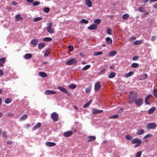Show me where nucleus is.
<instances>
[{
	"label": "nucleus",
	"mask_w": 157,
	"mask_h": 157,
	"mask_svg": "<svg viewBox=\"0 0 157 157\" xmlns=\"http://www.w3.org/2000/svg\"><path fill=\"white\" fill-rule=\"evenodd\" d=\"M43 10L44 12L45 13H48L50 11V9L48 7L44 8Z\"/></svg>",
	"instance_id": "obj_40"
},
{
	"label": "nucleus",
	"mask_w": 157,
	"mask_h": 157,
	"mask_svg": "<svg viewBox=\"0 0 157 157\" xmlns=\"http://www.w3.org/2000/svg\"><path fill=\"white\" fill-rule=\"evenodd\" d=\"M52 40V39L51 37H46L43 39V40L45 42L51 41Z\"/></svg>",
	"instance_id": "obj_27"
},
{
	"label": "nucleus",
	"mask_w": 157,
	"mask_h": 157,
	"mask_svg": "<svg viewBox=\"0 0 157 157\" xmlns=\"http://www.w3.org/2000/svg\"><path fill=\"white\" fill-rule=\"evenodd\" d=\"M41 126V124L40 123H38L36 124L33 127V130H35L39 128Z\"/></svg>",
	"instance_id": "obj_22"
},
{
	"label": "nucleus",
	"mask_w": 157,
	"mask_h": 157,
	"mask_svg": "<svg viewBox=\"0 0 157 157\" xmlns=\"http://www.w3.org/2000/svg\"><path fill=\"white\" fill-rule=\"evenodd\" d=\"M46 146L49 147H51L54 146L56 145L55 143L50 142H47L45 143Z\"/></svg>",
	"instance_id": "obj_12"
},
{
	"label": "nucleus",
	"mask_w": 157,
	"mask_h": 157,
	"mask_svg": "<svg viewBox=\"0 0 157 157\" xmlns=\"http://www.w3.org/2000/svg\"><path fill=\"white\" fill-rule=\"evenodd\" d=\"M45 94L46 95L54 94L56 93V92L55 91H52V90H46L45 92Z\"/></svg>",
	"instance_id": "obj_9"
},
{
	"label": "nucleus",
	"mask_w": 157,
	"mask_h": 157,
	"mask_svg": "<svg viewBox=\"0 0 157 157\" xmlns=\"http://www.w3.org/2000/svg\"><path fill=\"white\" fill-rule=\"evenodd\" d=\"M116 75V74L114 72H111L109 76V78H113Z\"/></svg>",
	"instance_id": "obj_26"
},
{
	"label": "nucleus",
	"mask_w": 157,
	"mask_h": 157,
	"mask_svg": "<svg viewBox=\"0 0 157 157\" xmlns=\"http://www.w3.org/2000/svg\"><path fill=\"white\" fill-rule=\"evenodd\" d=\"M157 36L156 35L153 36L151 38V40L152 42H154L156 39Z\"/></svg>",
	"instance_id": "obj_51"
},
{
	"label": "nucleus",
	"mask_w": 157,
	"mask_h": 157,
	"mask_svg": "<svg viewBox=\"0 0 157 157\" xmlns=\"http://www.w3.org/2000/svg\"><path fill=\"white\" fill-rule=\"evenodd\" d=\"M149 99L147 98L146 97L145 100V103L147 104V105H150V103L148 101Z\"/></svg>",
	"instance_id": "obj_54"
},
{
	"label": "nucleus",
	"mask_w": 157,
	"mask_h": 157,
	"mask_svg": "<svg viewBox=\"0 0 157 157\" xmlns=\"http://www.w3.org/2000/svg\"><path fill=\"white\" fill-rule=\"evenodd\" d=\"M143 42V40H138L135 41L134 43V44L135 45H139L142 43Z\"/></svg>",
	"instance_id": "obj_23"
},
{
	"label": "nucleus",
	"mask_w": 157,
	"mask_h": 157,
	"mask_svg": "<svg viewBox=\"0 0 157 157\" xmlns=\"http://www.w3.org/2000/svg\"><path fill=\"white\" fill-rule=\"evenodd\" d=\"M142 152L141 151H139L137 152L136 157H140L141 155Z\"/></svg>",
	"instance_id": "obj_47"
},
{
	"label": "nucleus",
	"mask_w": 157,
	"mask_h": 157,
	"mask_svg": "<svg viewBox=\"0 0 157 157\" xmlns=\"http://www.w3.org/2000/svg\"><path fill=\"white\" fill-rule=\"evenodd\" d=\"M12 143H13L12 141H10L9 140H8L7 142V143L9 144H11Z\"/></svg>",
	"instance_id": "obj_63"
},
{
	"label": "nucleus",
	"mask_w": 157,
	"mask_h": 157,
	"mask_svg": "<svg viewBox=\"0 0 157 157\" xmlns=\"http://www.w3.org/2000/svg\"><path fill=\"white\" fill-rule=\"evenodd\" d=\"M101 88V85L99 82H97L96 83L94 86V89L95 91H98Z\"/></svg>",
	"instance_id": "obj_8"
},
{
	"label": "nucleus",
	"mask_w": 157,
	"mask_h": 157,
	"mask_svg": "<svg viewBox=\"0 0 157 157\" xmlns=\"http://www.w3.org/2000/svg\"><path fill=\"white\" fill-rule=\"evenodd\" d=\"M47 31L50 33H54V30L52 28V24L51 23H49L47 24Z\"/></svg>",
	"instance_id": "obj_4"
},
{
	"label": "nucleus",
	"mask_w": 157,
	"mask_h": 157,
	"mask_svg": "<svg viewBox=\"0 0 157 157\" xmlns=\"http://www.w3.org/2000/svg\"><path fill=\"white\" fill-rule=\"evenodd\" d=\"M107 33L110 35H111L112 34V30L109 28L107 29Z\"/></svg>",
	"instance_id": "obj_48"
},
{
	"label": "nucleus",
	"mask_w": 157,
	"mask_h": 157,
	"mask_svg": "<svg viewBox=\"0 0 157 157\" xmlns=\"http://www.w3.org/2000/svg\"><path fill=\"white\" fill-rule=\"evenodd\" d=\"M138 96L137 93L134 91L130 92L128 95V103L131 104L133 103Z\"/></svg>",
	"instance_id": "obj_1"
},
{
	"label": "nucleus",
	"mask_w": 157,
	"mask_h": 157,
	"mask_svg": "<svg viewBox=\"0 0 157 157\" xmlns=\"http://www.w3.org/2000/svg\"><path fill=\"white\" fill-rule=\"evenodd\" d=\"M151 134H148L147 135H146L144 137V139H147V138H148L150 137H151Z\"/></svg>",
	"instance_id": "obj_57"
},
{
	"label": "nucleus",
	"mask_w": 157,
	"mask_h": 157,
	"mask_svg": "<svg viewBox=\"0 0 157 157\" xmlns=\"http://www.w3.org/2000/svg\"><path fill=\"white\" fill-rule=\"evenodd\" d=\"M117 53V52L115 51H111L109 53L110 56H115Z\"/></svg>",
	"instance_id": "obj_31"
},
{
	"label": "nucleus",
	"mask_w": 157,
	"mask_h": 157,
	"mask_svg": "<svg viewBox=\"0 0 157 157\" xmlns=\"http://www.w3.org/2000/svg\"><path fill=\"white\" fill-rule=\"evenodd\" d=\"M106 41L108 44H111L112 43V40L109 37H107L106 38Z\"/></svg>",
	"instance_id": "obj_28"
},
{
	"label": "nucleus",
	"mask_w": 157,
	"mask_h": 157,
	"mask_svg": "<svg viewBox=\"0 0 157 157\" xmlns=\"http://www.w3.org/2000/svg\"><path fill=\"white\" fill-rule=\"evenodd\" d=\"M101 21V20L100 19H97L94 21V22L96 24H99Z\"/></svg>",
	"instance_id": "obj_44"
},
{
	"label": "nucleus",
	"mask_w": 157,
	"mask_h": 157,
	"mask_svg": "<svg viewBox=\"0 0 157 157\" xmlns=\"http://www.w3.org/2000/svg\"><path fill=\"white\" fill-rule=\"evenodd\" d=\"M155 107H152L148 110V113L149 114H151L155 111Z\"/></svg>",
	"instance_id": "obj_20"
},
{
	"label": "nucleus",
	"mask_w": 157,
	"mask_h": 157,
	"mask_svg": "<svg viewBox=\"0 0 157 157\" xmlns=\"http://www.w3.org/2000/svg\"><path fill=\"white\" fill-rule=\"evenodd\" d=\"M46 46V44L44 43H40L38 45V48L40 49H42Z\"/></svg>",
	"instance_id": "obj_19"
},
{
	"label": "nucleus",
	"mask_w": 157,
	"mask_h": 157,
	"mask_svg": "<svg viewBox=\"0 0 157 157\" xmlns=\"http://www.w3.org/2000/svg\"><path fill=\"white\" fill-rule=\"evenodd\" d=\"M74 62L76 63L75 59L74 58H72L67 61L66 62V64L67 65H71L74 63Z\"/></svg>",
	"instance_id": "obj_10"
},
{
	"label": "nucleus",
	"mask_w": 157,
	"mask_h": 157,
	"mask_svg": "<svg viewBox=\"0 0 157 157\" xmlns=\"http://www.w3.org/2000/svg\"><path fill=\"white\" fill-rule=\"evenodd\" d=\"M28 115L27 114H25L23 115L22 117L20 118V120L21 121L24 120L26 119L27 118Z\"/></svg>",
	"instance_id": "obj_33"
},
{
	"label": "nucleus",
	"mask_w": 157,
	"mask_h": 157,
	"mask_svg": "<svg viewBox=\"0 0 157 157\" xmlns=\"http://www.w3.org/2000/svg\"><path fill=\"white\" fill-rule=\"evenodd\" d=\"M154 95L155 98H157V90L156 89H154L153 91Z\"/></svg>",
	"instance_id": "obj_50"
},
{
	"label": "nucleus",
	"mask_w": 157,
	"mask_h": 157,
	"mask_svg": "<svg viewBox=\"0 0 157 157\" xmlns=\"http://www.w3.org/2000/svg\"><path fill=\"white\" fill-rule=\"evenodd\" d=\"M126 139L128 140H130L132 138V137L130 135H127L125 136Z\"/></svg>",
	"instance_id": "obj_42"
},
{
	"label": "nucleus",
	"mask_w": 157,
	"mask_h": 157,
	"mask_svg": "<svg viewBox=\"0 0 157 157\" xmlns=\"http://www.w3.org/2000/svg\"><path fill=\"white\" fill-rule=\"evenodd\" d=\"M50 53V50L49 49H48L46 50L45 53L44 54V56H47L49 53Z\"/></svg>",
	"instance_id": "obj_36"
},
{
	"label": "nucleus",
	"mask_w": 157,
	"mask_h": 157,
	"mask_svg": "<svg viewBox=\"0 0 157 157\" xmlns=\"http://www.w3.org/2000/svg\"><path fill=\"white\" fill-rule=\"evenodd\" d=\"M32 57V54L30 53H27L24 56V58L27 59H29L31 58Z\"/></svg>",
	"instance_id": "obj_18"
},
{
	"label": "nucleus",
	"mask_w": 157,
	"mask_h": 157,
	"mask_svg": "<svg viewBox=\"0 0 157 157\" xmlns=\"http://www.w3.org/2000/svg\"><path fill=\"white\" fill-rule=\"evenodd\" d=\"M31 43L35 46H36L38 43V40L36 39H33L31 41Z\"/></svg>",
	"instance_id": "obj_21"
},
{
	"label": "nucleus",
	"mask_w": 157,
	"mask_h": 157,
	"mask_svg": "<svg viewBox=\"0 0 157 157\" xmlns=\"http://www.w3.org/2000/svg\"><path fill=\"white\" fill-rule=\"evenodd\" d=\"M133 73V72L130 71L126 75V77H128L132 76Z\"/></svg>",
	"instance_id": "obj_46"
},
{
	"label": "nucleus",
	"mask_w": 157,
	"mask_h": 157,
	"mask_svg": "<svg viewBox=\"0 0 157 157\" xmlns=\"http://www.w3.org/2000/svg\"><path fill=\"white\" fill-rule=\"evenodd\" d=\"M15 21H21L23 18L20 14L17 15L15 17Z\"/></svg>",
	"instance_id": "obj_17"
},
{
	"label": "nucleus",
	"mask_w": 157,
	"mask_h": 157,
	"mask_svg": "<svg viewBox=\"0 0 157 157\" xmlns=\"http://www.w3.org/2000/svg\"><path fill=\"white\" fill-rule=\"evenodd\" d=\"M8 115L10 117H12L14 115L13 113H9L8 114Z\"/></svg>",
	"instance_id": "obj_62"
},
{
	"label": "nucleus",
	"mask_w": 157,
	"mask_h": 157,
	"mask_svg": "<svg viewBox=\"0 0 157 157\" xmlns=\"http://www.w3.org/2000/svg\"><path fill=\"white\" fill-rule=\"evenodd\" d=\"M42 19V18L41 17H37L34 19V21L35 22L37 21L40 20H41Z\"/></svg>",
	"instance_id": "obj_41"
},
{
	"label": "nucleus",
	"mask_w": 157,
	"mask_h": 157,
	"mask_svg": "<svg viewBox=\"0 0 157 157\" xmlns=\"http://www.w3.org/2000/svg\"><path fill=\"white\" fill-rule=\"evenodd\" d=\"M92 101V100H90V101H88L87 102V103L89 105L91 103Z\"/></svg>",
	"instance_id": "obj_61"
},
{
	"label": "nucleus",
	"mask_w": 157,
	"mask_h": 157,
	"mask_svg": "<svg viewBox=\"0 0 157 157\" xmlns=\"http://www.w3.org/2000/svg\"><path fill=\"white\" fill-rule=\"evenodd\" d=\"M156 124L155 123H151L147 125L146 128L147 129L150 130L151 129H154L156 128Z\"/></svg>",
	"instance_id": "obj_5"
},
{
	"label": "nucleus",
	"mask_w": 157,
	"mask_h": 157,
	"mask_svg": "<svg viewBox=\"0 0 157 157\" xmlns=\"http://www.w3.org/2000/svg\"><path fill=\"white\" fill-rule=\"evenodd\" d=\"M51 117L54 121H57L58 118V114L56 112H53L51 114Z\"/></svg>",
	"instance_id": "obj_6"
},
{
	"label": "nucleus",
	"mask_w": 157,
	"mask_h": 157,
	"mask_svg": "<svg viewBox=\"0 0 157 157\" xmlns=\"http://www.w3.org/2000/svg\"><path fill=\"white\" fill-rule=\"evenodd\" d=\"M142 141L140 139H133L132 141V144H141Z\"/></svg>",
	"instance_id": "obj_11"
},
{
	"label": "nucleus",
	"mask_w": 157,
	"mask_h": 157,
	"mask_svg": "<svg viewBox=\"0 0 157 157\" xmlns=\"http://www.w3.org/2000/svg\"><path fill=\"white\" fill-rule=\"evenodd\" d=\"M12 101V99L11 98H8L5 100V102L6 104H9Z\"/></svg>",
	"instance_id": "obj_32"
},
{
	"label": "nucleus",
	"mask_w": 157,
	"mask_h": 157,
	"mask_svg": "<svg viewBox=\"0 0 157 157\" xmlns=\"http://www.w3.org/2000/svg\"><path fill=\"white\" fill-rule=\"evenodd\" d=\"M88 138L87 141L90 142L96 139V137L95 136H90L88 137Z\"/></svg>",
	"instance_id": "obj_16"
},
{
	"label": "nucleus",
	"mask_w": 157,
	"mask_h": 157,
	"mask_svg": "<svg viewBox=\"0 0 157 157\" xmlns=\"http://www.w3.org/2000/svg\"><path fill=\"white\" fill-rule=\"evenodd\" d=\"M97 28V25L94 24L88 27V29L90 30H94L96 29Z\"/></svg>",
	"instance_id": "obj_13"
},
{
	"label": "nucleus",
	"mask_w": 157,
	"mask_h": 157,
	"mask_svg": "<svg viewBox=\"0 0 157 157\" xmlns=\"http://www.w3.org/2000/svg\"><path fill=\"white\" fill-rule=\"evenodd\" d=\"M129 17V14L128 13H125L123 15L122 17L123 19L126 20L128 19Z\"/></svg>",
	"instance_id": "obj_34"
},
{
	"label": "nucleus",
	"mask_w": 157,
	"mask_h": 157,
	"mask_svg": "<svg viewBox=\"0 0 157 157\" xmlns=\"http://www.w3.org/2000/svg\"><path fill=\"white\" fill-rule=\"evenodd\" d=\"M103 112V110H98L95 109H92V114H95L97 113H101Z\"/></svg>",
	"instance_id": "obj_7"
},
{
	"label": "nucleus",
	"mask_w": 157,
	"mask_h": 157,
	"mask_svg": "<svg viewBox=\"0 0 157 157\" xmlns=\"http://www.w3.org/2000/svg\"><path fill=\"white\" fill-rule=\"evenodd\" d=\"M103 54V52H95L94 53V55L97 56L101 55Z\"/></svg>",
	"instance_id": "obj_45"
},
{
	"label": "nucleus",
	"mask_w": 157,
	"mask_h": 157,
	"mask_svg": "<svg viewBox=\"0 0 157 157\" xmlns=\"http://www.w3.org/2000/svg\"><path fill=\"white\" fill-rule=\"evenodd\" d=\"M68 87L70 88L73 89L76 88V86L75 84H72L69 85Z\"/></svg>",
	"instance_id": "obj_39"
},
{
	"label": "nucleus",
	"mask_w": 157,
	"mask_h": 157,
	"mask_svg": "<svg viewBox=\"0 0 157 157\" xmlns=\"http://www.w3.org/2000/svg\"><path fill=\"white\" fill-rule=\"evenodd\" d=\"M67 48L69 49V51H71L73 50L74 47L72 46H69L67 47Z\"/></svg>",
	"instance_id": "obj_52"
},
{
	"label": "nucleus",
	"mask_w": 157,
	"mask_h": 157,
	"mask_svg": "<svg viewBox=\"0 0 157 157\" xmlns=\"http://www.w3.org/2000/svg\"><path fill=\"white\" fill-rule=\"evenodd\" d=\"M73 133V132L72 131H68L64 132V136L65 137H68L71 136Z\"/></svg>",
	"instance_id": "obj_14"
},
{
	"label": "nucleus",
	"mask_w": 157,
	"mask_h": 157,
	"mask_svg": "<svg viewBox=\"0 0 157 157\" xmlns=\"http://www.w3.org/2000/svg\"><path fill=\"white\" fill-rule=\"evenodd\" d=\"M5 59L6 58L5 57H3L1 58V67H3V64L5 63Z\"/></svg>",
	"instance_id": "obj_29"
},
{
	"label": "nucleus",
	"mask_w": 157,
	"mask_h": 157,
	"mask_svg": "<svg viewBox=\"0 0 157 157\" xmlns=\"http://www.w3.org/2000/svg\"><path fill=\"white\" fill-rule=\"evenodd\" d=\"M131 67L133 68H136L139 67V64L137 63H133L132 64Z\"/></svg>",
	"instance_id": "obj_35"
},
{
	"label": "nucleus",
	"mask_w": 157,
	"mask_h": 157,
	"mask_svg": "<svg viewBox=\"0 0 157 157\" xmlns=\"http://www.w3.org/2000/svg\"><path fill=\"white\" fill-rule=\"evenodd\" d=\"M135 104L139 107L141 106L143 103L144 100L143 98H139L134 101Z\"/></svg>",
	"instance_id": "obj_2"
},
{
	"label": "nucleus",
	"mask_w": 157,
	"mask_h": 157,
	"mask_svg": "<svg viewBox=\"0 0 157 157\" xmlns=\"http://www.w3.org/2000/svg\"><path fill=\"white\" fill-rule=\"evenodd\" d=\"M12 4L14 6H16L17 5V3L15 1H13L12 2Z\"/></svg>",
	"instance_id": "obj_59"
},
{
	"label": "nucleus",
	"mask_w": 157,
	"mask_h": 157,
	"mask_svg": "<svg viewBox=\"0 0 157 157\" xmlns=\"http://www.w3.org/2000/svg\"><path fill=\"white\" fill-rule=\"evenodd\" d=\"M144 132V130L143 129H140L137 132L136 134L137 135H141L143 134Z\"/></svg>",
	"instance_id": "obj_24"
},
{
	"label": "nucleus",
	"mask_w": 157,
	"mask_h": 157,
	"mask_svg": "<svg viewBox=\"0 0 157 157\" xmlns=\"http://www.w3.org/2000/svg\"><path fill=\"white\" fill-rule=\"evenodd\" d=\"M2 136L4 138L7 137V132H6L5 131L2 133Z\"/></svg>",
	"instance_id": "obj_53"
},
{
	"label": "nucleus",
	"mask_w": 157,
	"mask_h": 157,
	"mask_svg": "<svg viewBox=\"0 0 157 157\" xmlns=\"http://www.w3.org/2000/svg\"><path fill=\"white\" fill-rule=\"evenodd\" d=\"M38 75L39 76L43 78H45L47 76V74L45 72L42 71L39 72Z\"/></svg>",
	"instance_id": "obj_15"
},
{
	"label": "nucleus",
	"mask_w": 157,
	"mask_h": 157,
	"mask_svg": "<svg viewBox=\"0 0 157 157\" xmlns=\"http://www.w3.org/2000/svg\"><path fill=\"white\" fill-rule=\"evenodd\" d=\"M90 67V65H87L84 67L82 68V70L83 71H85L86 70L89 69Z\"/></svg>",
	"instance_id": "obj_38"
},
{
	"label": "nucleus",
	"mask_w": 157,
	"mask_h": 157,
	"mask_svg": "<svg viewBox=\"0 0 157 157\" xmlns=\"http://www.w3.org/2000/svg\"><path fill=\"white\" fill-rule=\"evenodd\" d=\"M139 11L142 13H145V10H144V9L143 7H140L139 8Z\"/></svg>",
	"instance_id": "obj_37"
},
{
	"label": "nucleus",
	"mask_w": 157,
	"mask_h": 157,
	"mask_svg": "<svg viewBox=\"0 0 157 157\" xmlns=\"http://www.w3.org/2000/svg\"><path fill=\"white\" fill-rule=\"evenodd\" d=\"M40 2H39L35 1L33 2L32 4L33 6H36L39 5L40 4Z\"/></svg>",
	"instance_id": "obj_43"
},
{
	"label": "nucleus",
	"mask_w": 157,
	"mask_h": 157,
	"mask_svg": "<svg viewBox=\"0 0 157 157\" xmlns=\"http://www.w3.org/2000/svg\"><path fill=\"white\" fill-rule=\"evenodd\" d=\"M139 57L137 56H135L132 58V60L134 61H136L139 59Z\"/></svg>",
	"instance_id": "obj_55"
},
{
	"label": "nucleus",
	"mask_w": 157,
	"mask_h": 157,
	"mask_svg": "<svg viewBox=\"0 0 157 157\" xmlns=\"http://www.w3.org/2000/svg\"><path fill=\"white\" fill-rule=\"evenodd\" d=\"M34 0H27V2L29 3H33Z\"/></svg>",
	"instance_id": "obj_58"
},
{
	"label": "nucleus",
	"mask_w": 157,
	"mask_h": 157,
	"mask_svg": "<svg viewBox=\"0 0 157 157\" xmlns=\"http://www.w3.org/2000/svg\"><path fill=\"white\" fill-rule=\"evenodd\" d=\"M81 22L86 24H87L88 23L89 21L88 20L85 19H82L81 20Z\"/></svg>",
	"instance_id": "obj_49"
},
{
	"label": "nucleus",
	"mask_w": 157,
	"mask_h": 157,
	"mask_svg": "<svg viewBox=\"0 0 157 157\" xmlns=\"http://www.w3.org/2000/svg\"><path fill=\"white\" fill-rule=\"evenodd\" d=\"M58 89L64 93L65 94H66L68 96H70L71 95V93L70 91H67L66 89L65 88L61 86H59L58 87Z\"/></svg>",
	"instance_id": "obj_3"
},
{
	"label": "nucleus",
	"mask_w": 157,
	"mask_h": 157,
	"mask_svg": "<svg viewBox=\"0 0 157 157\" xmlns=\"http://www.w3.org/2000/svg\"><path fill=\"white\" fill-rule=\"evenodd\" d=\"M89 105L87 103L85 104L84 105H83V107L84 108H86Z\"/></svg>",
	"instance_id": "obj_60"
},
{
	"label": "nucleus",
	"mask_w": 157,
	"mask_h": 157,
	"mask_svg": "<svg viewBox=\"0 0 157 157\" xmlns=\"http://www.w3.org/2000/svg\"><path fill=\"white\" fill-rule=\"evenodd\" d=\"M147 76V75L146 74H145L144 75L143 77L145 79H146Z\"/></svg>",
	"instance_id": "obj_64"
},
{
	"label": "nucleus",
	"mask_w": 157,
	"mask_h": 157,
	"mask_svg": "<svg viewBox=\"0 0 157 157\" xmlns=\"http://www.w3.org/2000/svg\"><path fill=\"white\" fill-rule=\"evenodd\" d=\"M119 115L118 114L113 115L111 116H110L109 117V119H116L118 117Z\"/></svg>",
	"instance_id": "obj_30"
},
{
	"label": "nucleus",
	"mask_w": 157,
	"mask_h": 157,
	"mask_svg": "<svg viewBox=\"0 0 157 157\" xmlns=\"http://www.w3.org/2000/svg\"><path fill=\"white\" fill-rule=\"evenodd\" d=\"M91 88L90 87L86 88L85 89V92H90Z\"/></svg>",
	"instance_id": "obj_56"
},
{
	"label": "nucleus",
	"mask_w": 157,
	"mask_h": 157,
	"mask_svg": "<svg viewBox=\"0 0 157 157\" xmlns=\"http://www.w3.org/2000/svg\"><path fill=\"white\" fill-rule=\"evenodd\" d=\"M86 3L88 7H90L92 6V3L90 0H86Z\"/></svg>",
	"instance_id": "obj_25"
}]
</instances>
